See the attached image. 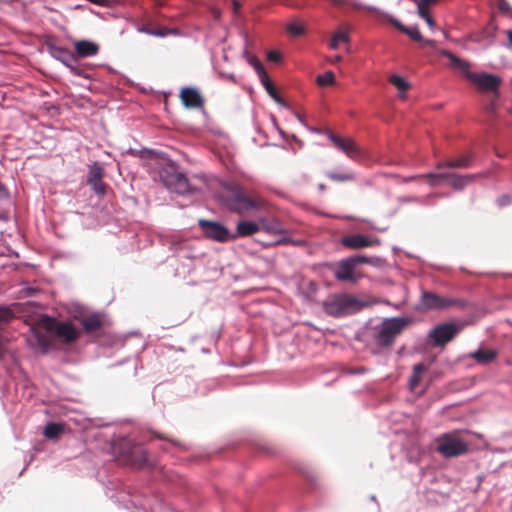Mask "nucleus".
Returning a JSON list of instances; mask_svg holds the SVG:
<instances>
[{
    "instance_id": "obj_1",
    "label": "nucleus",
    "mask_w": 512,
    "mask_h": 512,
    "mask_svg": "<svg viewBox=\"0 0 512 512\" xmlns=\"http://www.w3.org/2000/svg\"><path fill=\"white\" fill-rule=\"evenodd\" d=\"M79 336V330L71 322L59 321L49 316L41 318L36 332L38 342L44 349L53 346L56 339L64 344H71Z\"/></svg>"
},
{
    "instance_id": "obj_2",
    "label": "nucleus",
    "mask_w": 512,
    "mask_h": 512,
    "mask_svg": "<svg viewBox=\"0 0 512 512\" xmlns=\"http://www.w3.org/2000/svg\"><path fill=\"white\" fill-rule=\"evenodd\" d=\"M222 197L227 209L241 216L252 210H267L269 206V203L263 197L257 194L248 195L244 188L238 184L227 186Z\"/></svg>"
},
{
    "instance_id": "obj_3",
    "label": "nucleus",
    "mask_w": 512,
    "mask_h": 512,
    "mask_svg": "<svg viewBox=\"0 0 512 512\" xmlns=\"http://www.w3.org/2000/svg\"><path fill=\"white\" fill-rule=\"evenodd\" d=\"M440 55L450 60V67L461 71L482 92H497L502 82L497 75L489 73H473L470 71L471 65L468 61L459 58L449 50H441Z\"/></svg>"
},
{
    "instance_id": "obj_4",
    "label": "nucleus",
    "mask_w": 512,
    "mask_h": 512,
    "mask_svg": "<svg viewBox=\"0 0 512 512\" xmlns=\"http://www.w3.org/2000/svg\"><path fill=\"white\" fill-rule=\"evenodd\" d=\"M411 322V319L407 317L385 319L381 323L380 329L376 335L377 344L384 348L391 347L395 339Z\"/></svg>"
},
{
    "instance_id": "obj_5",
    "label": "nucleus",
    "mask_w": 512,
    "mask_h": 512,
    "mask_svg": "<svg viewBox=\"0 0 512 512\" xmlns=\"http://www.w3.org/2000/svg\"><path fill=\"white\" fill-rule=\"evenodd\" d=\"M437 452L445 458L464 455L468 451V443L461 439L460 431L454 430L440 435L436 439Z\"/></svg>"
},
{
    "instance_id": "obj_6",
    "label": "nucleus",
    "mask_w": 512,
    "mask_h": 512,
    "mask_svg": "<svg viewBox=\"0 0 512 512\" xmlns=\"http://www.w3.org/2000/svg\"><path fill=\"white\" fill-rule=\"evenodd\" d=\"M160 179L172 192L183 195L196 191L190 186L186 176L180 173L174 164H168L161 170Z\"/></svg>"
},
{
    "instance_id": "obj_7",
    "label": "nucleus",
    "mask_w": 512,
    "mask_h": 512,
    "mask_svg": "<svg viewBox=\"0 0 512 512\" xmlns=\"http://www.w3.org/2000/svg\"><path fill=\"white\" fill-rule=\"evenodd\" d=\"M119 456L125 464L135 468L143 467L147 462V452L140 446L123 440L118 445Z\"/></svg>"
},
{
    "instance_id": "obj_8",
    "label": "nucleus",
    "mask_w": 512,
    "mask_h": 512,
    "mask_svg": "<svg viewBox=\"0 0 512 512\" xmlns=\"http://www.w3.org/2000/svg\"><path fill=\"white\" fill-rule=\"evenodd\" d=\"M331 270L333 271L334 277L340 282L356 284L364 277V274L357 269L349 257L333 264Z\"/></svg>"
},
{
    "instance_id": "obj_9",
    "label": "nucleus",
    "mask_w": 512,
    "mask_h": 512,
    "mask_svg": "<svg viewBox=\"0 0 512 512\" xmlns=\"http://www.w3.org/2000/svg\"><path fill=\"white\" fill-rule=\"evenodd\" d=\"M463 325L446 322L435 326L429 333V338L434 346L443 347L456 337L462 330Z\"/></svg>"
},
{
    "instance_id": "obj_10",
    "label": "nucleus",
    "mask_w": 512,
    "mask_h": 512,
    "mask_svg": "<svg viewBox=\"0 0 512 512\" xmlns=\"http://www.w3.org/2000/svg\"><path fill=\"white\" fill-rule=\"evenodd\" d=\"M362 304L357 298L350 295L340 296L325 304V310L333 316H342L351 312V310H360Z\"/></svg>"
},
{
    "instance_id": "obj_11",
    "label": "nucleus",
    "mask_w": 512,
    "mask_h": 512,
    "mask_svg": "<svg viewBox=\"0 0 512 512\" xmlns=\"http://www.w3.org/2000/svg\"><path fill=\"white\" fill-rule=\"evenodd\" d=\"M198 224L203 234L211 240L223 243L236 239V236H232V233L221 223L199 219Z\"/></svg>"
},
{
    "instance_id": "obj_12",
    "label": "nucleus",
    "mask_w": 512,
    "mask_h": 512,
    "mask_svg": "<svg viewBox=\"0 0 512 512\" xmlns=\"http://www.w3.org/2000/svg\"><path fill=\"white\" fill-rule=\"evenodd\" d=\"M328 138L337 149L341 150L349 158L356 159L363 155L361 148L351 138H343L332 131L328 132Z\"/></svg>"
},
{
    "instance_id": "obj_13",
    "label": "nucleus",
    "mask_w": 512,
    "mask_h": 512,
    "mask_svg": "<svg viewBox=\"0 0 512 512\" xmlns=\"http://www.w3.org/2000/svg\"><path fill=\"white\" fill-rule=\"evenodd\" d=\"M422 305L425 309H444L456 304L455 300L442 297L434 292L425 291L421 296Z\"/></svg>"
},
{
    "instance_id": "obj_14",
    "label": "nucleus",
    "mask_w": 512,
    "mask_h": 512,
    "mask_svg": "<svg viewBox=\"0 0 512 512\" xmlns=\"http://www.w3.org/2000/svg\"><path fill=\"white\" fill-rule=\"evenodd\" d=\"M341 244L349 249H360L364 247L379 245L380 241L378 239H372L371 237L365 236L363 234H350L342 237Z\"/></svg>"
},
{
    "instance_id": "obj_15",
    "label": "nucleus",
    "mask_w": 512,
    "mask_h": 512,
    "mask_svg": "<svg viewBox=\"0 0 512 512\" xmlns=\"http://www.w3.org/2000/svg\"><path fill=\"white\" fill-rule=\"evenodd\" d=\"M103 174L104 170L98 163L89 167L87 182L93 191L99 195H104L106 191V184L102 181Z\"/></svg>"
},
{
    "instance_id": "obj_16",
    "label": "nucleus",
    "mask_w": 512,
    "mask_h": 512,
    "mask_svg": "<svg viewBox=\"0 0 512 512\" xmlns=\"http://www.w3.org/2000/svg\"><path fill=\"white\" fill-rule=\"evenodd\" d=\"M180 99L186 108L200 109L204 107V99L196 88H183L180 92Z\"/></svg>"
},
{
    "instance_id": "obj_17",
    "label": "nucleus",
    "mask_w": 512,
    "mask_h": 512,
    "mask_svg": "<svg viewBox=\"0 0 512 512\" xmlns=\"http://www.w3.org/2000/svg\"><path fill=\"white\" fill-rule=\"evenodd\" d=\"M259 226H261V231L271 235L286 236L288 234V230L277 217H261L259 218Z\"/></svg>"
},
{
    "instance_id": "obj_18",
    "label": "nucleus",
    "mask_w": 512,
    "mask_h": 512,
    "mask_svg": "<svg viewBox=\"0 0 512 512\" xmlns=\"http://www.w3.org/2000/svg\"><path fill=\"white\" fill-rule=\"evenodd\" d=\"M75 56L77 58H87L99 53L100 46L90 40H79L74 43Z\"/></svg>"
},
{
    "instance_id": "obj_19",
    "label": "nucleus",
    "mask_w": 512,
    "mask_h": 512,
    "mask_svg": "<svg viewBox=\"0 0 512 512\" xmlns=\"http://www.w3.org/2000/svg\"><path fill=\"white\" fill-rule=\"evenodd\" d=\"M473 158V153L466 152L455 159L439 162L436 165V168L438 170H441L443 168H468L472 165Z\"/></svg>"
},
{
    "instance_id": "obj_20",
    "label": "nucleus",
    "mask_w": 512,
    "mask_h": 512,
    "mask_svg": "<svg viewBox=\"0 0 512 512\" xmlns=\"http://www.w3.org/2000/svg\"><path fill=\"white\" fill-rule=\"evenodd\" d=\"M80 323L86 332L91 333L100 330L104 326V318L101 313H90L84 315Z\"/></svg>"
},
{
    "instance_id": "obj_21",
    "label": "nucleus",
    "mask_w": 512,
    "mask_h": 512,
    "mask_svg": "<svg viewBox=\"0 0 512 512\" xmlns=\"http://www.w3.org/2000/svg\"><path fill=\"white\" fill-rule=\"evenodd\" d=\"M259 231H261L259 221L254 222L249 220H242L237 223L236 233L232 234V236H236V239L238 237H248L256 234Z\"/></svg>"
},
{
    "instance_id": "obj_22",
    "label": "nucleus",
    "mask_w": 512,
    "mask_h": 512,
    "mask_svg": "<svg viewBox=\"0 0 512 512\" xmlns=\"http://www.w3.org/2000/svg\"><path fill=\"white\" fill-rule=\"evenodd\" d=\"M448 178L446 180H449L450 186L455 190H462L464 187L468 185L471 181H473L477 175L471 174V175H458L455 173L447 172Z\"/></svg>"
},
{
    "instance_id": "obj_23",
    "label": "nucleus",
    "mask_w": 512,
    "mask_h": 512,
    "mask_svg": "<svg viewBox=\"0 0 512 512\" xmlns=\"http://www.w3.org/2000/svg\"><path fill=\"white\" fill-rule=\"evenodd\" d=\"M470 358L474 359L479 364H489L493 362L497 357V352L494 349H478L469 355Z\"/></svg>"
},
{
    "instance_id": "obj_24",
    "label": "nucleus",
    "mask_w": 512,
    "mask_h": 512,
    "mask_svg": "<svg viewBox=\"0 0 512 512\" xmlns=\"http://www.w3.org/2000/svg\"><path fill=\"white\" fill-rule=\"evenodd\" d=\"M260 81H261L262 85L264 86L265 90L267 91V93L270 95V97H272L277 103H279L281 105L285 104L283 98H281L280 95L278 94V92H277L274 84L270 80L268 74L264 75V77L260 78Z\"/></svg>"
},
{
    "instance_id": "obj_25",
    "label": "nucleus",
    "mask_w": 512,
    "mask_h": 512,
    "mask_svg": "<svg viewBox=\"0 0 512 512\" xmlns=\"http://www.w3.org/2000/svg\"><path fill=\"white\" fill-rule=\"evenodd\" d=\"M54 56L58 60H60L66 67H68L71 64V62H77L75 54L70 52L66 48H56L54 50Z\"/></svg>"
},
{
    "instance_id": "obj_26",
    "label": "nucleus",
    "mask_w": 512,
    "mask_h": 512,
    "mask_svg": "<svg viewBox=\"0 0 512 512\" xmlns=\"http://www.w3.org/2000/svg\"><path fill=\"white\" fill-rule=\"evenodd\" d=\"M63 432V425L59 423H48L44 428V436L48 439H56Z\"/></svg>"
},
{
    "instance_id": "obj_27",
    "label": "nucleus",
    "mask_w": 512,
    "mask_h": 512,
    "mask_svg": "<svg viewBox=\"0 0 512 512\" xmlns=\"http://www.w3.org/2000/svg\"><path fill=\"white\" fill-rule=\"evenodd\" d=\"M421 177H424V179H427L429 181V184L432 187L440 185L442 180H446L448 178L447 172L443 173H427V174H421Z\"/></svg>"
},
{
    "instance_id": "obj_28",
    "label": "nucleus",
    "mask_w": 512,
    "mask_h": 512,
    "mask_svg": "<svg viewBox=\"0 0 512 512\" xmlns=\"http://www.w3.org/2000/svg\"><path fill=\"white\" fill-rule=\"evenodd\" d=\"M316 82L322 87L332 85L335 82V75L332 71H327L324 74L318 75Z\"/></svg>"
},
{
    "instance_id": "obj_29",
    "label": "nucleus",
    "mask_w": 512,
    "mask_h": 512,
    "mask_svg": "<svg viewBox=\"0 0 512 512\" xmlns=\"http://www.w3.org/2000/svg\"><path fill=\"white\" fill-rule=\"evenodd\" d=\"M389 80L399 91L404 92L410 88V84L399 75H392Z\"/></svg>"
},
{
    "instance_id": "obj_30",
    "label": "nucleus",
    "mask_w": 512,
    "mask_h": 512,
    "mask_svg": "<svg viewBox=\"0 0 512 512\" xmlns=\"http://www.w3.org/2000/svg\"><path fill=\"white\" fill-rule=\"evenodd\" d=\"M287 31L292 36H301L305 34L306 28L301 22H291L287 25Z\"/></svg>"
},
{
    "instance_id": "obj_31",
    "label": "nucleus",
    "mask_w": 512,
    "mask_h": 512,
    "mask_svg": "<svg viewBox=\"0 0 512 512\" xmlns=\"http://www.w3.org/2000/svg\"><path fill=\"white\" fill-rule=\"evenodd\" d=\"M328 178L335 182H347V181H353L354 175L351 173H336V172H330L327 174Z\"/></svg>"
},
{
    "instance_id": "obj_32",
    "label": "nucleus",
    "mask_w": 512,
    "mask_h": 512,
    "mask_svg": "<svg viewBox=\"0 0 512 512\" xmlns=\"http://www.w3.org/2000/svg\"><path fill=\"white\" fill-rule=\"evenodd\" d=\"M156 438L160 439V440H164V441H168L170 442L173 446H175L176 448H178L179 450L181 451H186L188 450V446L183 443V442H180L176 439H172V438H169L161 433H155L154 434Z\"/></svg>"
},
{
    "instance_id": "obj_33",
    "label": "nucleus",
    "mask_w": 512,
    "mask_h": 512,
    "mask_svg": "<svg viewBox=\"0 0 512 512\" xmlns=\"http://www.w3.org/2000/svg\"><path fill=\"white\" fill-rule=\"evenodd\" d=\"M249 63L256 70L259 78H262V77H264V75H267V72H266L263 64L260 62V60L257 57H251L249 59Z\"/></svg>"
},
{
    "instance_id": "obj_34",
    "label": "nucleus",
    "mask_w": 512,
    "mask_h": 512,
    "mask_svg": "<svg viewBox=\"0 0 512 512\" xmlns=\"http://www.w3.org/2000/svg\"><path fill=\"white\" fill-rule=\"evenodd\" d=\"M70 72L74 75L81 76V77H88L85 73V66L79 65L76 62H71V64L67 67Z\"/></svg>"
},
{
    "instance_id": "obj_35",
    "label": "nucleus",
    "mask_w": 512,
    "mask_h": 512,
    "mask_svg": "<svg viewBox=\"0 0 512 512\" xmlns=\"http://www.w3.org/2000/svg\"><path fill=\"white\" fill-rule=\"evenodd\" d=\"M417 7H418V15L425 19L430 16L429 14V7L427 4H424L422 0H415Z\"/></svg>"
},
{
    "instance_id": "obj_36",
    "label": "nucleus",
    "mask_w": 512,
    "mask_h": 512,
    "mask_svg": "<svg viewBox=\"0 0 512 512\" xmlns=\"http://www.w3.org/2000/svg\"><path fill=\"white\" fill-rule=\"evenodd\" d=\"M404 33L414 41L419 42L423 40L422 35L417 27H407Z\"/></svg>"
},
{
    "instance_id": "obj_37",
    "label": "nucleus",
    "mask_w": 512,
    "mask_h": 512,
    "mask_svg": "<svg viewBox=\"0 0 512 512\" xmlns=\"http://www.w3.org/2000/svg\"><path fill=\"white\" fill-rule=\"evenodd\" d=\"M498 8L499 11L510 18L512 17V6L511 4L506 0H499L498 1Z\"/></svg>"
},
{
    "instance_id": "obj_38",
    "label": "nucleus",
    "mask_w": 512,
    "mask_h": 512,
    "mask_svg": "<svg viewBox=\"0 0 512 512\" xmlns=\"http://www.w3.org/2000/svg\"><path fill=\"white\" fill-rule=\"evenodd\" d=\"M14 317L13 312L6 307H0V324L9 322Z\"/></svg>"
},
{
    "instance_id": "obj_39",
    "label": "nucleus",
    "mask_w": 512,
    "mask_h": 512,
    "mask_svg": "<svg viewBox=\"0 0 512 512\" xmlns=\"http://www.w3.org/2000/svg\"><path fill=\"white\" fill-rule=\"evenodd\" d=\"M349 259L353 262V264L358 267L359 264H369L371 263V259L362 255H354L350 256Z\"/></svg>"
},
{
    "instance_id": "obj_40",
    "label": "nucleus",
    "mask_w": 512,
    "mask_h": 512,
    "mask_svg": "<svg viewBox=\"0 0 512 512\" xmlns=\"http://www.w3.org/2000/svg\"><path fill=\"white\" fill-rule=\"evenodd\" d=\"M176 30L173 29H167V28H159L153 31H149L151 35L158 36V37H164L167 36L170 33H175Z\"/></svg>"
},
{
    "instance_id": "obj_41",
    "label": "nucleus",
    "mask_w": 512,
    "mask_h": 512,
    "mask_svg": "<svg viewBox=\"0 0 512 512\" xmlns=\"http://www.w3.org/2000/svg\"><path fill=\"white\" fill-rule=\"evenodd\" d=\"M333 38L337 40L338 42H348L349 41V35L346 30H338L334 33Z\"/></svg>"
},
{
    "instance_id": "obj_42",
    "label": "nucleus",
    "mask_w": 512,
    "mask_h": 512,
    "mask_svg": "<svg viewBox=\"0 0 512 512\" xmlns=\"http://www.w3.org/2000/svg\"><path fill=\"white\" fill-rule=\"evenodd\" d=\"M288 243H292V240L288 237H282L274 242H270V243H263V246L264 247H271V246H278V245H285V244H288Z\"/></svg>"
},
{
    "instance_id": "obj_43",
    "label": "nucleus",
    "mask_w": 512,
    "mask_h": 512,
    "mask_svg": "<svg viewBox=\"0 0 512 512\" xmlns=\"http://www.w3.org/2000/svg\"><path fill=\"white\" fill-rule=\"evenodd\" d=\"M420 379H421V375L415 374V373L412 374V376L409 380L411 389H415L418 386Z\"/></svg>"
},
{
    "instance_id": "obj_44",
    "label": "nucleus",
    "mask_w": 512,
    "mask_h": 512,
    "mask_svg": "<svg viewBox=\"0 0 512 512\" xmlns=\"http://www.w3.org/2000/svg\"><path fill=\"white\" fill-rule=\"evenodd\" d=\"M268 60L272 62H279L281 60V54L278 51H270L267 55Z\"/></svg>"
},
{
    "instance_id": "obj_45",
    "label": "nucleus",
    "mask_w": 512,
    "mask_h": 512,
    "mask_svg": "<svg viewBox=\"0 0 512 512\" xmlns=\"http://www.w3.org/2000/svg\"><path fill=\"white\" fill-rule=\"evenodd\" d=\"M425 369L426 367L423 363H418L413 367V373L421 375Z\"/></svg>"
},
{
    "instance_id": "obj_46",
    "label": "nucleus",
    "mask_w": 512,
    "mask_h": 512,
    "mask_svg": "<svg viewBox=\"0 0 512 512\" xmlns=\"http://www.w3.org/2000/svg\"><path fill=\"white\" fill-rule=\"evenodd\" d=\"M391 23L393 24V26L395 28H397L398 30H400L401 32H405V29H407L406 26H404L400 21L396 20V19H391Z\"/></svg>"
},
{
    "instance_id": "obj_47",
    "label": "nucleus",
    "mask_w": 512,
    "mask_h": 512,
    "mask_svg": "<svg viewBox=\"0 0 512 512\" xmlns=\"http://www.w3.org/2000/svg\"><path fill=\"white\" fill-rule=\"evenodd\" d=\"M426 21V23L428 24V26L433 29L435 27V21L433 20V18L431 16L427 17L424 19Z\"/></svg>"
},
{
    "instance_id": "obj_48",
    "label": "nucleus",
    "mask_w": 512,
    "mask_h": 512,
    "mask_svg": "<svg viewBox=\"0 0 512 512\" xmlns=\"http://www.w3.org/2000/svg\"><path fill=\"white\" fill-rule=\"evenodd\" d=\"M420 179H424V177H421V174L405 178V181L409 182V181L420 180Z\"/></svg>"
},
{
    "instance_id": "obj_49",
    "label": "nucleus",
    "mask_w": 512,
    "mask_h": 512,
    "mask_svg": "<svg viewBox=\"0 0 512 512\" xmlns=\"http://www.w3.org/2000/svg\"><path fill=\"white\" fill-rule=\"evenodd\" d=\"M338 45H339V42L337 40H335V38H332V41L330 43V48L335 50L338 48Z\"/></svg>"
},
{
    "instance_id": "obj_50",
    "label": "nucleus",
    "mask_w": 512,
    "mask_h": 512,
    "mask_svg": "<svg viewBox=\"0 0 512 512\" xmlns=\"http://www.w3.org/2000/svg\"><path fill=\"white\" fill-rule=\"evenodd\" d=\"M505 33L507 35L509 45L512 46V30H507Z\"/></svg>"
},
{
    "instance_id": "obj_51",
    "label": "nucleus",
    "mask_w": 512,
    "mask_h": 512,
    "mask_svg": "<svg viewBox=\"0 0 512 512\" xmlns=\"http://www.w3.org/2000/svg\"><path fill=\"white\" fill-rule=\"evenodd\" d=\"M424 4H427L428 6L436 4L439 0H422Z\"/></svg>"
},
{
    "instance_id": "obj_52",
    "label": "nucleus",
    "mask_w": 512,
    "mask_h": 512,
    "mask_svg": "<svg viewBox=\"0 0 512 512\" xmlns=\"http://www.w3.org/2000/svg\"><path fill=\"white\" fill-rule=\"evenodd\" d=\"M434 40H425L424 41V44L427 45V46H433L434 45Z\"/></svg>"
},
{
    "instance_id": "obj_53",
    "label": "nucleus",
    "mask_w": 512,
    "mask_h": 512,
    "mask_svg": "<svg viewBox=\"0 0 512 512\" xmlns=\"http://www.w3.org/2000/svg\"><path fill=\"white\" fill-rule=\"evenodd\" d=\"M341 60H342V57H341L340 55H337V56L335 57V62H339V61H341Z\"/></svg>"
},
{
    "instance_id": "obj_54",
    "label": "nucleus",
    "mask_w": 512,
    "mask_h": 512,
    "mask_svg": "<svg viewBox=\"0 0 512 512\" xmlns=\"http://www.w3.org/2000/svg\"><path fill=\"white\" fill-rule=\"evenodd\" d=\"M325 188H326V186H325L324 184H320V185H319V189H320L321 191H324V190H325Z\"/></svg>"
},
{
    "instance_id": "obj_55",
    "label": "nucleus",
    "mask_w": 512,
    "mask_h": 512,
    "mask_svg": "<svg viewBox=\"0 0 512 512\" xmlns=\"http://www.w3.org/2000/svg\"><path fill=\"white\" fill-rule=\"evenodd\" d=\"M332 1H333V2H336V3L340 2V0H332Z\"/></svg>"
},
{
    "instance_id": "obj_56",
    "label": "nucleus",
    "mask_w": 512,
    "mask_h": 512,
    "mask_svg": "<svg viewBox=\"0 0 512 512\" xmlns=\"http://www.w3.org/2000/svg\"><path fill=\"white\" fill-rule=\"evenodd\" d=\"M511 18H512V16H511Z\"/></svg>"
}]
</instances>
